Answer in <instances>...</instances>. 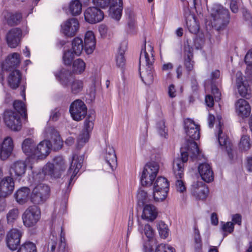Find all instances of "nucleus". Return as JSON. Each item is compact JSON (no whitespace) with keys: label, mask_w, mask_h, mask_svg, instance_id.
I'll list each match as a JSON object with an SVG mask.
<instances>
[{"label":"nucleus","mask_w":252,"mask_h":252,"mask_svg":"<svg viewBox=\"0 0 252 252\" xmlns=\"http://www.w3.org/2000/svg\"><path fill=\"white\" fill-rule=\"evenodd\" d=\"M70 76L71 72L69 70L64 69H62L58 76L61 84L64 87L67 86L68 85Z\"/></svg>","instance_id":"obj_44"},{"label":"nucleus","mask_w":252,"mask_h":252,"mask_svg":"<svg viewBox=\"0 0 252 252\" xmlns=\"http://www.w3.org/2000/svg\"><path fill=\"white\" fill-rule=\"evenodd\" d=\"M22 32L20 28H14L6 34V40L8 46L10 48L16 47L20 43Z\"/></svg>","instance_id":"obj_19"},{"label":"nucleus","mask_w":252,"mask_h":252,"mask_svg":"<svg viewBox=\"0 0 252 252\" xmlns=\"http://www.w3.org/2000/svg\"><path fill=\"white\" fill-rule=\"evenodd\" d=\"M21 80V72L19 70L15 69L11 71L8 76V84L11 89L15 90L19 87Z\"/></svg>","instance_id":"obj_32"},{"label":"nucleus","mask_w":252,"mask_h":252,"mask_svg":"<svg viewBox=\"0 0 252 252\" xmlns=\"http://www.w3.org/2000/svg\"><path fill=\"white\" fill-rule=\"evenodd\" d=\"M222 230L224 232L232 233L234 230V223L232 222H227L223 223L221 227Z\"/></svg>","instance_id":"obj_59"},{"label":"nucleus","mask_w":252,"mask_h":252,"mask_svg":"<svg viewBox=\"0 0 252 252\" xmlns=\"http://www.w3.org/2000/svg\"><path fill=\"white\" fill-rule=\"evenodd\" d=\"M40 218V210L37 206L28 208L22 215L23 223L26 227L35 225Z\"/></svg>","instance_id":"obj_6"},{"label":"nucleus","mask_w":252,"mask_h":252,"mask_svg":"<svg viewBox=\"0 0 252 252\" xmlns=\"http://www.w3.org/2000/svg\"><path fill=\"white\" fill-rule=\"evenodd\" d=\"M82 7V4L79 0H73L70 2L69 10L72 15H78L81 13Z\"/></svg>","instance_id":"obj_40"},{"label":"nucleus","mask_w":252,"mask_h":252,"mask_svg":"<svg viewBox=\"0 0 252 252\" xmlns=\"http://www.w3.org/2000/svg\"><path fill=\"white\" fill-rule=\"evenodd\" d=\"M168 94L170 97L174 98L176 95V91L173 84H171L168 87Z\"/></svg>","instance_id":"obj_63"},{"label":"nucleus","mask_w":252,"mask_h":252,"mask_svg":"<svg viewBox=\"0 0 252 252\" xmlns=\"http://www.w3.org/2000/svg\"><path fill=\"white\" fill-rule=\"evenodd\" d=\"M218 119L219 121V124L216 126V127L218 129V141L220 146H226L227 143L228 142V138L227 136L222 132L221 128L223 126V124L221 122V117H218Z\"/></svg>","instance_id":"obj_36"},{"label":"nucleus","mask_w":252,"mask_h":252,"mask_svg":"<svg viewBox=\"0 0 252 252\" xmlns=\"http://www.w3.org/2000/svg\"><path fill=\"white\" fill-rule=\"evenodd\" d=\"M155 252H175V249L168 245L160 244L157 247Z\"/></svg>","instance_id":"obj_56"},{"label":"nucleus","mask_w":252,"mask_h":252,"mask_svg":"<svg viewBox=\"0 0 252 252\" xmlns=\"http://www.w3.org/2000/svg\"><path fill=\"white\" fill-rule=\"evenodd\" d=\"M66 168V165L63 158L61 156L55 157L53 163L48 162L43 167L42 172L36 175V179L39 176V179H43L45 176L51 178H59Z\"/></svg>","instance_id":"obj_2"},{"label":"nucleus","mask_w":252,"mask_h":252,"mask_svg":"<svg viewBox=\"0 0 252 252\" xmlns=\"http://www.w3.org/2000/svg\"><path fill=\"white\" fill-rule=\"evenodd\" d=\"M212 93L214 95L216 101H219L221 99V93L218 87L214 84L211 86Z\"/></svg>","instance_id":"obj_58"},{"label":"nucleus","mask_w":252,"mask_h":252,"mask_svg":"<svg viewBox=\"0 0 252 252\" xmlns=\"http://www.w3.org/2000/svg\"><path fill=\"white\" fill-rule=\"evenodd\" d=\"M230 8L231 11L234 13H237L238 12V6L237 2L235 0H231L230 3Z\"/></svg>","instance_id":"obj_62"},{"label":"nucleus","mask_w":252,"mask_h":252,"mask_svg":"<svg viewBox=\"0 0 252 252\" xmlns=\"http://www.w3.org/2000/svg\"><path fill=\"white\" fill-rule=\"evenodd\" d=\"M159 170V165L157 162H150L146 164L142 172L140 182L143 186H151Z\"/></svg>","instance_id":"obj_4"},{"label":"nucleus","mask_w":252,"mask_h":252,"mask_svg":"<svg viewBox=\"0 0 252 252\" xmlns=\"http://www.w3.org/2000/svg\"><path fill=\"white\" fill-rule=\"evenodd\" d=\"M138 231L141 234L144 233L149 241L152 240L154 237V231L149 224L145 225L139 224Z\"/></svg>","instance_id":"obj_39"},{"label":"nucleus","mask_w":252,"mask_h":252,"mask_svg":"<svg viewBox=\"0 0 252 252\" xmlns=\"http://www.w3.org/2000/svg\"><path fill=\"white\" fill-rule=\"evenodd\" d=\"M13 149L12 139L10 137L4 138L1 145L0 146V158L4 160L7 159L11 154Z\"/></svg>","instance_id":"obj_23"},{"label":"nucleus","mask_w":252,"mask_h":252,"mask_svg":"<svg viewBox=\"0 0 252 252\" xmlns=\"http://www.w3.org/2000/svg\"><path fill=\"white\" fill-rule=\"evenodd\" d=\"M51 148L50 141L44 140L41 141L36 146L34 157L41 159L45 158L49 154Z\"/></svg>","instance_id":"obj_20"},{"label":"nucleus","mask_w":252,"mask_h":252,"mask_svg":"<svg viewBox=\"0 0 252 252\" xmlns=\"http://www.w3.org/2000/svg\"><path fill=\"white\" fill-rule=\"evenodd\" d=\"M154 62L153 47L151 45H149L147 50L145 47L142 48L139 57V70H141L142 65H145L148 67H152Z\"/></svg>","instance_id":"obj_12"},{"label":"nucleus","mask_w":252,"mask_h":252,"mask_svg":"<svg viewBox=\"0 0 252 252\" xmlns=\"http://www.w3.org/2000/svg\"><path fill=\"white\" fill-rule=\"evenodd\" d=\"M125 51L119 49L118 53L116 57V61L117 66L120 68H123L125 65L126 59L125 58Z\"/></svg>","instance_id":"obj_51"},{"label":"nucleus","mask_w":252,"mask_h":252,"mask_svg":"<svg viewBox=\"0 0 252 252\" xmlns=\"http://www.w3.org/2000/svg\"><path fill=\"white\" fill-rule=\"evenodd\" d=\"M146 70L141 72L139 70L140 77L142 81L146 84H150L153 82L154 76L153 74V66L151 67H147Z\"/></svg>","instance_id":"obj_37"},{"label":"nucleus","mask_w":252,"mask_h":252,"mask_svg":"<svg viewBox=\"0 0 252 252\" xmlns=\"http://www.w3.org/2000/svg\"><path fill=\"white\" fill-rule=\"evenodd\" d=\"M236 86L239 94L246 99L251 97L252 91L249 84L243 81L242 74L238 72L236 74Z\"/></svg>","instance_id":"obj_17"},{"label":"nucleus","mask_w":252,"mask_h":252,"mask_svg":"<svg viewBox=\"0 0 252 252\" xmlns=\"http://www.w3.org/2000/svg\"><path fill=\"white\" fill-rule=\"evenodd\" d=\"M83 82L80 80H74L71 84V91L74 94L80 92L83 87Z\"/></svg>","instance_id":"obj_50"},{"label":"nucleus","mask_w":252,"mask_h":252,"mask_svg":"<svg viewBox=\"0 0 252 252\" xmlns=\"http://www.w3.org/2000/svg\"><path fill=\"white\" fill-rule=\"evenodd\" d=\"M213 7H219L216 11V13H212V15L215 20L221 18H229V14L228 9L224 8L220 5H215Z\"/></svg>","instance_id":"obj_42"},{"label":"nucleus","mask_w":252,"mask_h":252,"mask_svg":"<svg viewBox=\"0 0 252 252\" xmlns=\"http://www.w3.org/2000/svg\"><path fill=\"white\" fill-rule=\"evenodd\" d=\"M19 211L17 208L10 210L6 215V218L8 223L13 222L18 217Z\"/></svg>","instance_id":"obj_53"},{"label":"nucleus","mask_w":252,"mask_h":252,"mask_svg":"<svg viewBox=\"0 0 252 252\" xmlns=\"http://www.w3.org/2000/svg\"><path fill=\"white\" fill-rule=\"evenodd\" d=\"M13 107L15 110L25 119L27 118L26 107L22 101L15 100L13 103Z\"/></svg>","instance_id":"obj_43"},{"label":"nucleus","mask_w":252,"mask_h":252,"mask_svg":"<svg viewBox=\"0 0 252 252\" xmlns=\"http://www.w3.org/2000/svg\"><path fill=\"white\" fill-rule=\"evenodd\" d=\"M3 120L7 127L14 131H19L21 129L22 124L20 117L17 113L7 110L4 111Z\"/></svg>","instance_id":"obj_9"},{"label":"nucleus","mask_w":252,"mask_h":252,"mask_svg":"<svg viewBox=\"0 0 252 252\" xmlns=\"http://www.w3.org/2000/svg\"><path fill=\"white\" fill-rule=\"evenodd\" d=\"M190 192L196 199L204 200L208 196L209 189L203 182L197 181L191 185Z\"/></svg>","instance_id":"obj_13"},{"label":"nucleus","mask_w":252,"mask_h":252,"mask_svg":"<svg viewBox=\"0 0 252 252\" xmlns=\"http://www.w3.org/2000/svg\"><path fill=\"white\" fill-rule=\"evenodd\" d=\"M83 162V156H78L76 154H74L72 157V160L70 166L68 170V174H71L70 178L67 189L70 186L72 181L79 172L80 169L82 166Z\"/></svg>","instance_id":"obj_18"},{"label":"nucleus","mask_w":252,"mask_h":252,"mask_svg":"<svg viewBox=\"0 0 252 252\" xmlns=\"http://www.w3.org/2000/svg\"><path fill=\"white\" fill-rule=\"evenodd\" d=\"M22 148L23 152L29 157H34L36 146L34 141L31 138H27L22 143Z\"/></svg>","instance_id":"obj_34"},{"label":"nucleus","mask_w":252,"mask_h":252,"mask_svg":"<svg viewBox=\"0 0 252 252\" xmlns=\"http://www.w3.org/2000/svg\"><path fill=\"white\" fill-rule=\"evenodd\" d=\"M147 196V193L146 191L140 190L138 192L137 197L138 201H141L142 203H144L146 200Z\"/></svg>","instance_id":"obj_60"},{"label":"nucleus","mask_w":252,"mask_h":252,"mask_svg":"<svg viewBox=\"0 0 252 252\" xmlns=\"http://www.w3.org/2000/svg\"><path fill=\"white\" fill-rule=\"evenodd\" d=\"M95 120L94 114L91 113L89 114L84 122V127L83 131L79 135L77 143L78 147L83 146L87 142L90 138V133L94 127V122Z\"/></svg>","instance_id":"obj_7"},{"label":"nucleus","mask_w":252,"mask_h":252,"mask_svg":"<svg viewBox=\"0 0 252 252\" xmlns=\"http://www.w3.org/2000/svg\"><path fill=\"white\" fill-rule=\"evenodd\" d=\"M74 55L73 51L68 50L64 52L63 60L64 64L67 65H70L71 64L72 61L74 58Z\"/></svg>","instance_id":"obj_52"},{"label":"nucleus","mask_w":252,"mask_h":252,"mask_svg":"<svg viewBox=\"0 0 252 252\" xmlns=\"http://www.w3.org/2000/svg\"><path fill=\"white\" fill-rule=\"evenodd\" d=\"M236 112L242 118H247L251 113V107L249 103L244 99H238L235 103Z\"/></svg>","instance_id":"obj_24"},{"label":"nucleus","mask_w":252,"mask_h":252,"mask_svg":"<svg viewBox=\"0 0 252 252\" xmlns=\"http://www.w3.org/2000/svg\"><path fill=\"white\" fill-rule=\"evenodd\" d=\"M63 33L67 36H74L79 28V24L77 19L72 18L67 19L61 25Z\"/></svg>","instance_id":"obj_14"},{"label":"nucleus","mask_w":252,"mask_h":252,"mask_svg":"<svg viewBox=\"0 0 252 252\" xmlns=\"http://www.w3.org/2000/svg\"><path fill=\"white\" fill-rule=\"evenodd\" d=\"M17 252H37L36 247L34 243L27 241L20 246Z\"/></svg>","instance_id":"obj_46"},{"label":"nucleus","mask_w":252,"mask_h":252,"mask_svg":"<svg viewBox=\"0 0 252 252\" xmlns=\"http://www.w3.org/2000/svg\"><path fill=\"white\" fill-rule=\"evenodd\" d=\"M188 152H182L181 158L175 159L173 163V173L176 179V188L180 192L186 190V187L182 179L184 177V164L188 161Z\"/></svg>","instance_id":"obj_3"},{"label":"nucleus","mask_w":252,"mask_h":252,"mask_svg":"<svg viewBox=\"0 0 252 252\" xmlns=\"http://www.w3.org/2000/svg\"><path fill=\"white\" fill-rule=\"evenodd\" d=\"M83 49H84V45L82 39L78 37H75L72 42V49L74 53L76 56H79Z\"/></svg>","instance_id":"obj_38"},{"label":"nucleus","mask_w":252,"mask_h":252,"mask_svg":"<svg viewBox=\"0 0 252 252\" xmlns=\"http://www.w3.org/2000/svg\"><path fill=\"white\" fill-rule=\"evenodd\" d=\"M198 171L201 179L205 182L210 183L214 180V173L210 164L202 163L198 166Z\"/></svg>","instance_id":"obj_22"},{"label":"nucleus","mask_w":252,"mask_h":252,"mask_svg":"<svg viewBox=\"0 0 252 252\" xmlns=\"http://www.w3.org/2000/svg\"><path fill=\"white\" fill-rule=\"evenodd\" d=\"M169 184L167 180L162 177H159L156 180L154 185V189H155L156 191H157L158 189L161 190V193H162V198H166L168 190H169ZM155 193L156 198H158V193L156 192ZM159 196H158V197Z\"/></svg>","instance_id":"obj_27"},{"label":"nucleus","mask_w":252,"mask_h":252,"mask_svg":"<svg viewBox=\"0 0 252 252\" xmlns=\"http://www.w3.org/2000/svg\"><path fill=\"white\" fill-rule=\"evenodd\" d=\"M3 15L7 24L11 26L17 25L20 23L22 18V14L17 12L12 13L5 11L3 12Z\"/></svg>","instance_id":"obj_33"},{"label":"nucleus","mask_w":252,"mask_h":252,"mask_svg":"<svg viewBox=\"0 0 252 252\" xmlns=\"http://www.w3.org/2000/svg\"><path fill=\"white\" fill-rule=\"evenodd\" d=\"M158 214L157 209L154 205L147 204L144 206L141 217L144 220L152 221L157 218Z\"/></svg>","instance_id":"obj_31"},{"label":"nucleus","mask_w":252,"mask_h":252,"mask_svg":"<svg viewBox=\"0 0 252 252\" xmlns=\"http://www.w3.org/2000/svg\"><path fill=\"white\" fill-rule=\"evenodd\" d=\"M205 101L208 107H212L214 106V100L213 97L211 95H207L205 97Z\"/></svg>","instance_id":"obj_61"},{"label":"nucleus","mask_w":252,"mask_h":252,"mask_svg":"<svg viewBox=\"0 0 252 252\" xmlns=\"http://www.w3.org/2000/svg\"><path fill=\"white\" fill-rule=\"evenodd\" d=\"M86 67L85 62L80 59L75 60L73 63V71L77 74L83 72Z\"/></svg>","instance_id":"obj_47"},{"label":"nucleus","mask_w":252,"mask_h":252,"mask_svg":"<svg viewBox=\"0 0 252 252\" xmlns=\"http://www.w3.org/2000/svg\"><path fill=\"white\" fill-rule=\"evenodd\" d=\"M22 234L17 229H12L7 233L6 236V244L11 251L16 250L20 243Z\"/></svg>","instance_id":"obj_16"},{"label":"nucleus","mask_w":252,"mask_h":252,"mask_svg":"<svg viewBox=\"0 0 252 252\" xmlns=\"http://www.w3.org/2000/svg\"><path fill=\"white\" fill-rule=\"evenodd\" d=\"M157 228L161 238H166L168 235L169 229L167 225L163 221H159L157 225Z\"/></svg>","instance_id":"obj_49"},{"label":"nucleus","mask_w":252,"mask_h":252,"mask_svg":"<svg viewBox=\"0 0 252 252\" xmlns=\"http://www.w3.org/2000/svg\"><path fill=\"white\" fill-rule=\"evenodd\" d=\"M96 40L94 33L92 31H88L85 35L84 50L87 54H92L95 48Z\"/></svg>","instance_id":"obj_28"},{"label":"nucleus","mask_w":252,"mask_h":252,"mask_svg":"<svg viewBox=\"0 0 252 252\" xmlns=\"http://www.w3.org/2000/svg\"><path fill=\"white\" fill-rule=\"evenodd\" d=\"M3 171L0 168V196L7 197L14 190L15 183L13 178L10 176L2 177Z\"/></svg>","instance_id":"obj_10"},{"label":"nucleus","mask_w":252,"mask_h":252,"mask_svg":"<svg viewBox=\"0 0 252 252\" xmlns=\"http://www.w3.org/2000/svg\"><path fill=\"white\" fill-rule=\"evenodd\" d=\"M20 63V55L13 53L9 55L1 65L2 69L4 70H10L17 67Z\"/></svg>","instance_id":"obj_25"},{"label":"nucleus","mask_w":252,"mask_h":252,"mask_svg":"<svg viewBox=\"0 0 252 252\" xmlns=\"http://www.w3.org/2000/svg\"><path fill=\"white\" fill-rule=\"evenodd\" d=\"M194 243L195 251H199L202 249V244L199 231L196 227L194 230Z\"/></svg>","instance_id":"obj_48"},{"label":"nucleus","mask_w":252,"mask_h":252,"mask_svg":"<svg viewBox=\"0 0 252 252\" xmlns=\"http://www.w3.org/2000/svg\"><path fill=\"white\" fill-rule=\"evenodd\" d=\"M46 136L50 137L52 144V147L54 150H58L62 148L63 146V141L56 130L52 127H47L45 130Z\"/></svg>","instance_id":"obj_21"},{"label":"nucleus","mask_w":252,"mask_h":252,"mask_svg":"<svg viewBox=\"0 0 252 252\" xmlns=\"http://www.w3.org/2000/svg\"><path fill=\"white\" fill-rule=\"evenodd\" d=\"M190 43L189 40L185 42L183 51L184 65L188 73L193 69L194 65L193 48Z\"/></svg>","instance_id":"obj_11"},{"label":"nucleus","mask_w":252,"mask_h":252,"mask_svg":"<svg viewBox=\"0 0 252 252\" xmlns=\"http://www.w3.org/2000/svg\"><path fill=\"white\" fill-rule=\"evenodd\" d=\"M27 164L22 160H18L11 165L10 168V174L13 175L16 179L20 180L26 173Z\"/></svg>","instance_id":"obj_26"},{"label":"nucleus","mask_w":252,"mask_h":252,"mask_svg":"<svg viewBox=\"0 0 252 252\" xmlns=\"http://www.w3.org/2000/svg\"><path fill=\"white\" fill-rule=\"evenodd\" d=\"M185 129L187 136L190 138L188 139L187 145L188 150L191 154L190 158L193 159L198 158L200 154V150L194 140L200 138L199 126L195 124L190 119H187L184 121Z\"/></svg>","instance_id":"obj_1"},{"label":"nucleus","mask_w":252,"mask_h":252,"mask_svg":"<svg viewBox=\"0 0 252 252\" xmlns=\"http://www.w3.org/2000/svg\"><path fill=\"white\" fill-rule=\"evenodd\" d=\"M50 191L48 186L43 184H38L32 190L31 195V201L35 204L43 203L48 198Z\"/></svg>","instance_id":"obj_5"},{"label":"nucleus","mask_w":252,"mask_h":252,"mask_svg":"<svg viewBox=\"0 0 252 252\" xmlns=\"http://www.w3.org/2000/svg\"><path fill=\"white\" fill-rule=\"evenodd\" d=\"M105 160L106 165L109 166L112 170H114L117 166V160L115 150L113 147L110 146L106 147Z\"/></svg>","instance_id":"obj_30"},{"label":"nucleus","mask_w":252,"mask_h":252,"mask_svg":"<svg viewBox=\"0 0 252 252\" xmlns=\"http://www.w3.org/2000/svg\"><path fill=\"white\" fill-rule=\"evenodd\" d=\"M93 2L96 6L105 8L109 6L111 0H93Z\"/></svg>","instance_id":"obj_57"},{"label":"nucleus","mask_w":252,"mask_h":252,"mask_svg":"<svg viewBox=\"0 0 252 252\" xmlns=\"http://www.w3.org/2000/svg\"><path fill=\"white\" fill-rule=\"evenodd\" d=\"M251 147V144L250 136L247 135H242L239 144V147L240 150L242 151H247L250 149Z\"/></svg>","instance_id":"obj_45"},{"label":"nucleus","mask_w":252,"mask_h":252,"mask_svg":"<svg viewBox=\"0 0 252 252\" xmlns=\"http://www.w3.org/2000/svg\"><path fill=\"white\" fill-rule=\"evenodd\" d=\"M245 61L248 65L252 66V49L247 53L245 56Z\"/></svg>","instance_id":"obj_64"},{"label":"nucleus","mask_w":252,"mask_h":252,"mask_svg":"<svg viewBox=\"0 0 252 252\" xmlns=\"http://www.w3.org/2000/svg\"><path fill=\"white\" fill-rule=\"evenodd\" d=\"M186 24L190 32L196 34L198 32L199 26L194 16H191V19L187 20Z\"/></svg>","instance_id":"obj_41"},{"label":"nucleus","mask_w":252,"mask_h":252,"mask_svg":"<svg viewBox=\"0 0 252 252\" xmlns=\"http://www.w3.org/2000/svg\"><path fill=\"white\" fill-rule=\"evenodd\" d=\"M84 17L88 23L95 24L103 20L104 14L103 12L97 7H90L84 12Z\"/></svg>","instance_id":"obj_15"},{"label":"nucleus","mask_w":252,"mask_h":252,"mask_svg":"<svg viewBox=\"0 0 252 252\" xmlns=\"http://www.w3.org/2000/svg\"><path fill=\"white\" fill-rule=\"evenodd\" d=\"M123 0H113V4L109 8L110 16L112 18L119 21L122 16Z\"/></svg>","instance_id":"obj_29"},{"label":"nucleus","mask_w":252,"mask_h":252,"mask_svg":"<svg viewBox=\"0 0 252 252\" xmlns=\"http://www.w3.org/2000/svg\"><path fill=\"white\" fill-rule=\"evenodd\" d=\"M157 128L161 136L167 138L168 134L165 127V122L163 120H161L158 122L157 124Z\"/></svg>","instance_id":"obj_54"},{"label":"nucleus","mask_w":252,"mask_h":252,"mask_svg":"<svg viewBox=\"0 0 252 252\" xmlns=\"http://www.w3.org/2000/svg\"><path fill=\"white\" fill-rule=\"evenodd\" d=\"M57 238L52 235L48 242L47 245V252H55L57 244Z\"/></svg>","instance_id":"obj_55"},{"label":"nucleus","mask_w":252,"mask_h":252,"mask_svg":"<svg viewBox=\"0 0 252 252\" xmlns=\"http://www.w3.org/2000/svg\"><path fill=\"white\" fill-rule=\"evenodd\" d=\"M69 112L74 120L79 121L83 119L86 116L87 108L83 101L76 99L70 104Z\"/></svg>","instance_id":"obj_8"},{"label":"nucleus","mask_w":252,"mask_h":252,"mask_svg":"<svg viewBox=\"0 0 252 252\" xmlns=\"http://www.w3.org/2000/svg\"><path fill=\"white\" fill-rule=\"evenodd\" d=\"M30 192V189L28 187H22L19 189L14 195L17 202L20 204H23L27 202L29 199Z\"/></svg>","instance_id":"obj_35"}]
</instances>
